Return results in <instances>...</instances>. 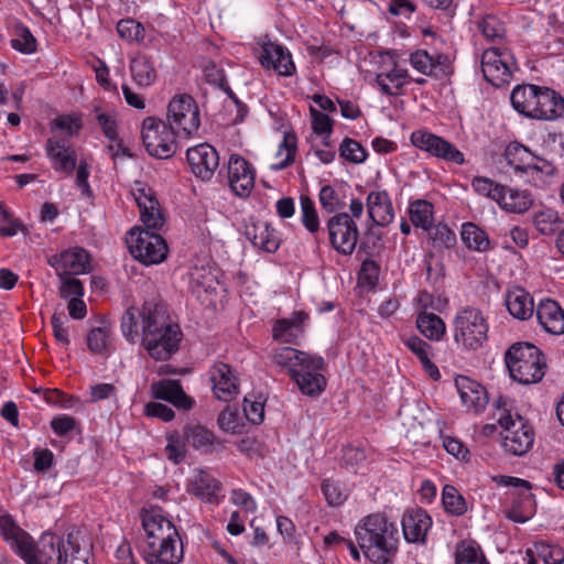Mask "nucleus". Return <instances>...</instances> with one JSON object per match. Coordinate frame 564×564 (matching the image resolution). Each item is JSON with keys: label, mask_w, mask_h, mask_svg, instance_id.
Masks as SVG:
<instances>
[{"label": "nucleus", "mask_w": 564, "mask_h": 564, "mask_svg": "<svg viewBox=\"0 0 564 564\" xmlns=\"http://www.w3.org/2000/svg\"><path fill=\"white\" fill-rule=\"evenodd\" d=\"M144 531V557L148 564H178L183 547L178 531L159 507L142 508L140 512Z\"/></svg>", "instance_id": "nucleus-1"}, {"label": "nucleus", "mask_w": 564, "mask_h": 564, "mask_svg": "<svg viewBox=\"0 0 564 564\" xmlns=\"http://www.w3.org/2000/svg\"><path fill=\"white\" fill-rule=\"evenodd\" d=\"M355 535L365 556L375 564H390L398 552L399 530L386 514L365 517L356 525Z\"/></svg>", "instance_id": "nucleus-2"}, {"label": "nucleus", "mask_w": 564, "mask_h": 564, "mask_svg": "<svg viewBox=\"0 0 564 564\" xmlns=\"http://www.w3.org/2000/svg\"><path fill=\"white\" fill-rule=\"evenodd\" d=\"M271 358L276 366L288 370L302 393L316 397L324 391L326 379L322 375L325 367L323 357L285 346L273 349Z\"/></svg>", "instance_id": "nucleus-3"}, {"label": "nucleus", "mask_w": 564, "mask_h": 564, "mask_svg": "<svg viewBox=\"0 0 564 564\" xmlns=\"http://www.w3.org/2000/svg\"><path fill=\"white\" fill-rule=\"evenodd\" d=\"M511 400L499 397L495 402L494 417L505 430L502 445L512 455L525 454L533 444V431L518 413H512Z\"/></svg>", "instance_id": "nucleus-4"}, {"label": "nucleus", "mask_w": 564, "mask_h": 564, "mask_svg": "<svg viewBox=\"0 0 564 564\" xmlns=\"http://www.w3.org/2000/svg\"><path fill=\"white\" fill-rule=\"evenodd\" d=\"M510 377L521 384H532L544 377L545 361L538 347L530 343H516L505 354Z\"/></svg>", "instance_id": "nucleus-5"}, {"label": "nucleus", "mask_w": 564, "mask_h": 564, "mask_svg": "<svg viewBox=\"0 0 564 564\" xmlns=\"http://www.w3.org/2000/svg\"><path fill=\"white\" fill-rule=\"evenodd\" d=\"M145 322L142 345L155 360H167L177 349L182 333L176 324L167 321L163 312Z\"/></svg>", "instance_id": "nucleus-6"}, {"label": "nucleus", "mask_w": 564, "mask_h": 564, "mask_svg": "<svg viewBox=\"0 0 564 564\" xmlns=\"http://www.w3.org/2000/svg\"><path fill=\"white\" fill-rule=\"evenodd\" d=\"M505 159L518 176L524 177L527 182L534 186L544 185L546 177L555 173V167L551 162L536 156L518 142L508 144L505 151Z\"/></svg>", "instance_id": "nucleus-7"}, {"label": "nucleus", "mask_w": 564, "mask_h": 564, "mask_svg": "<svg viewBox=\"0 0 564 564\" xmlns=\"http://www.w3.org/2000/svg\"><path fill=\"white\" fill-rule=\"evenodd\" d=\"M488 323L481 311L465 307L454 318V339L466 350L480 349L488 339Z\"/></svg>", "instance_id": "nucleus-8"}, {"label": "nucleus", "mask_w": 564, "mask_h": 564, "mask_svg": "<svg viewBox=\"0 0 564 564\" xmlns=\"http://www.w3.org/2000/svg\"><path fill=\"white\" fill-rule=\"evenodd\" d=\"M142 141L147 152L156 159H170L177 150L173 128L165 121L153 117L143 120Z\"/></svg>", "instance_id": "nucleus-9"}, {"label": "nucleus", "mask_w": 564, "mask_h": 564, "mask_svg": "<svg viewBox=\"0 0 564 564\" xmlns=\"http://www.w3.org/2000/svg\"><path fill=\"white\" fill-rule=\"evenodd\" d=\"M481 70L488 83L495 87L509 84L518 70L516 58L507 47H489L481 55Z\"/></svg>", "instance_id": "nucleus-10"}, {"label": "nucleus", "mask_w": 564, "mask_h": 564, "mask_svg": "<svg viewBox=\"0 0 564 564\" xmlns=\"http://www.w3.org/2000/svg\"><path fill=\"white\" fill-rule=\"evenodd\" d=\"M128 243L131 254L145 265L161 263L169 251L165 240L150 230L131 229Z\"/></svg>", "instance_id": "nucleus-11"}, {"label": "nucleus", "mask_w": 564, "mask_h": 564, "mask_svg": "<svg viewBox=\"0 0 564 564\" xmlns=\"http://www.w3.org/2000/svg\"><path fill=\"white\" fill-rule=\"evenodd\" d=\"M330 246L340 254H351L357 246L359 229L348 213H337L326 221Z\"/></svg>", "instance_id": "nucleus-12"}, {"label": "nucleus", "mask_w": 564, "mask_h": 564, "mask_svg": "<svg viewBox=\"0 0 564 564\" xmlns=\"http://www.w3.org/2000/svg\"><path fill=\"white\" fill-rule=\"evenodd\" d=\"M167 119L170 127L177 128L185 135L194 134L200 126L198 106L188 95L176 96L170 101Z\"/></svg>", "instance_id": "nucleus-13"}, {"label": "nucleus", "mask_w": 564, "mask_h": 564, "mask_svg": "<svg viewBox=\"0 0 564 564\" xmlns=\"http://www.w3.org/2000/svg\"><path fill=\"white\" fill-rule=\"evenodd\" d=\"M65 540L54 533H43L37 545L30 540L28 551H21L19 555L26 564H63Z\"/></svg>", "instance_id": "nucleus-14"}, {"label": "nucleus", "mask_w": 564, "mask_h": 564, "mask_svg": "<svg viewBox=\"0 0 564 564\" xmlns=\"http://www.w3.org/2000/svg\"><path fill=\"white\" fill-rule=\"evenodd\" d=\"M412 144L421 151L446 162L462 165L465 163V156L456 147L444 138L426 130H416L411 134Z\"/></svg>", "instance_id": "nucleus-15"}, {"label": "nucleus", "mask_w": 564, "mask_h": 564, "mask_svg": "<svg viewBox=\"0 0 564 564\" xmlns=\"http://www.w3.org/2000/svg\"><path fill=\"white\" fill-rule=\"evenodd\" d=\"M131 194L139 207L141 220L148 229L161 228L164 218L153 189L147 184L137 181L131 187Z\"/></svg>", "instance_id": "nucleus-16"}, {"label": "nucleus", "mask_w": 564, "mask_h": 564, "mask_svg": "<svg viewBox=\"0 0 564 564\" xmlns=\"http://www.w3.org/2000/svg\"><path fill=\"white\" fill-rule=\"evenodd\" d=\"M229 185L239 197H247L254 186V171L251 164L239 154H231L227 164Z\"/></svg>", "instance_id": "nucleus-17"}, {"label": "nucleus", "mask_w": 564, "mask_h": 564, "mask_svg": "<svg viewBox=\"0 0 564 564\" xmlns=\"http://www.w3.org/2000/svg\"><path fill=\"white\" fill-rule=\"evenodd\" d=\"M186 156L194 175L203 181L210 180L219 165L218 153L208 143H200L189 148Z\"/></svg>", "instance_id": "nucleus-18"}, {"label": "nucleus", "mask_w": 564, "mask_h": 564, "mask_svg": "<svg viewBox=\"0 0 564 564\" xmlns=\"http://www.w3.org/2000/svg\"><path fill=\"white\" fill-rule=\"evenodd\" d=\"M432 518L422 508H409L404 511L401 525L406 542L425 544L429 531L432 529Z\"/></svg>", "instance_id": "nucleus-19"}, {"label": "nucleus", "mask_w": 564, "mask_h": 564, "mask_svg": "<svg viewBox=\"0 0 564 564\" xmlns=\"http://www.w3.org/2000/svg\"><path fill=\"white\" fill-rule=\"evenodd\" d=\"M209 379L215 397L229 402L239 393V380L236 371L225 362H216L209 370Z\"/></svg>", "instance_id": "nucleus-20"}, {"label": "nucleus", "mask_w": 564, "mask_h": 564, "mask_svg": "<svg viewBox=\"0 0 564 564\" xmlns=\"http://www.w3.org/2000/svg\"><path fill=\"white\" fill-rule=\"evenodd\" d=\"M409 61L415 70L426 76L441 78L451 74V61L445 54L416 50L411 53Z\"/></svg>", "instance_id": "nucleus-21"}, {"label": "nucleus", "mask_w": 564, "mask_h": 564, "mask_svg": "<svg viewBox=\"0 0 564 564\" xmlns=\"http://www.w3.org/2000/svg\"><path fill=\"white\" fill-rule=\"evenodd\" d=\"M260 62L267 69H273L281 76H291L295 72V64L291 53L281 44L274 42L263 43L260 51Z\"/></svg>", "instance_id": "nucleus-22"}, {"label": "nucleus", "mask_w": 564, "mask_h": 564, "mask_svg": "<svg viewBox=\"0 0 564 564\" xmlns=\"http://www.w3.org/2000/svg\"><path fill=\"white\" fill-rule=\"evenodd\" d=\"M159 310L151 305H144L141 308L137 306L128 307L121 316V332L129 343H135L139 337L144 335L145 322L158 314Z\"/></svg>", "instance_id": "nucleus-23"}, {"label": "nucleus", "mask_w": 564, "mask_h": 564, "mask_svg": "<svg viewBox=\"0 0 564 564\" xmlns=\"http://www.w3.org/2000/svg\"><path fill=\"white\" fill-rule=\"evenodd\" d=\"M369 218L377 226L384 227L394 219L392 200L387 191H370L366 198Z\"/></svg>", "instance_id": "nucleus-24"}, {"label": "nucleus", "mask_w": 564, "mask_h": 564, "mask_svg": "<svg viewBox=\"0 0 564 564\" xmlns=\"http://www.w3.org/2000/svg\"><path fill=\"white\" fill-rule=\"evenodd\" d=\"M48 263L55 268L59 276L83 274L89 268L88 253L83 248L63 251L59 256L50 259Z\"/></svg>", "instance_id": "nucleus-25"}, {"label": "nucleus", "mask_w": 564, "mask_h": 564, "mask_svg": "<svg viewBox=\"0 0 564 564\" xmlns=\"http://www.w3.org/2000/svg\"><path fill=\"white\" fill-rule=\"evenodd\" d=\"M46 155L56 172L72 175L76 169V153L62 140L50 138L45 144Z\"/></svg>", "instance_id": "nucleus-26"}, {"label": "nucleus", "mask_w": 564, "mask_h": 564, "mask_svg": "<svg viewBox=\"0 0 564 564\" xmlns=\"http://www.w3.org/2000/svg\"><path fill=\"white\" fill-rule=\"evenodd\" d=\"M151 391L155 399H161L172 403L182 410H189L194 405V400L184 391L178 380L162 379L151 384Z\"/></svg>", "instance_id": "nucleus-27"}, {"label": "nucleus", "mask_w": 564, "mask_h": 564, "mask_svg": "<svg viewBox=\"0 0 564 564\" xmlns=\"http://www.w3.org/2000/svg\"><path fill=\"white\" fill-rule=\"evenodd\" d=\"M456 389L463 404L474 413L481 412L487 403L488 395L485 388L468 377H458L455 380Z\"/></svg>", "instance_id": "nucleus-28"}, {"label": "nucleus", "mask_w": 564, "mask_h": 564, "mask_svg": "<svg viewBox=\"0 0 564 564\" xmlns=\"http://www.w3.org/2000/svg\"><path fill=\"white\" fill-rule=\"evenodd\" d=\"M536 318L542 328L552 335L564 333V311L551 299L541 300L535 308Z\"/></svg>", "instance_id": "nucleus-29"}, {"label": "nucleus", "mask_w": 564, "mask_h": 564, "mask_svg": "<svg viewBox=\"0 0 564 564\" xmlns=\"http://www.w3.org/2000/svg\"><path fill=\"white\" fill-rule=\"evenodd\" d=\"M246 236L256 248L263 251L274 252L279 249L280 237L267 221H252L246 226Z\"/></svg>", "instance_id": "nucleus-30"}, {"label": "nucleus", "mask_w": 564, "mask_h": 564, "mask_svg": "<svg viewBox=\"0 0 564 564\" xmlns=\"http://www.w3.org/2000/svg\"><path fill=\"white\" fill-rule=\"evenodd\" d=\"M564 113V98L555 90L543 87L536 102L533 119L555 120Z\"/></svg>", "instance_id": "nucleus-31"}, {"label": "nucleus", "mask_w": 564, "mask_h": 564, "mask_svg": "<svg viewBox=\"0 0 564 564\" xmlns=\"http://www.w3.org/2000/svg\"><path fill=\"white\" fill-rule=\"evenodd\" d=\"M543 87L523 84L513 88L510 100L512 107L521 115L532 118L536 110V102Z\"/></svg>", "instance_id": "nucleus-32"}, {"label": "nucleus", "mask_w": 564, "mask_h": 564, "mask_svg": "<svg viewBox=\"0 0 564 564\" xmlns=\"http://www.w3.org/2000/svg\"><path fill=\"white\" fill-rule=\"evenodd\" d=\"M307 319L304 312H294L289 318L278 319L272 329L273 338L282 343L295 344L303 333Z\"/></svg>", "instance_id": "nucleus-33"}, {"label": "nucleus", "mask_w": 564, "mask_h": 564, "mask_svg": "<svg viewBox=\"0 0 564 564\" xmlns=\"http://www.w3.org/2000/svg\"><path fill=\"white\" fill-rule=\"evenodd\" d=\"M506 306L517 319H529L535 312L533 297L522 288H513L506 294Z\"/></svg>", "instance_id": "nucleus-34"}, {"label": "nucleus", "mask_w": 564, "mask_h": 564, "mask_svg": "<svg viewBox=\"0 0 564 564\" xmlns=\"http://www.w3.org/2000/svg\"><path fill=\"white\" fill-rule=\"evenodd\" d=\"M0 533L18 554L21 551H28L26 547L30 545L32 536L21 529L8 513L0 516Z\"/></svg>", "instance_id": "nucleus-35"}, {"label": "nucleus", "mask_w": 564, "mask_h": 564, "mask_svg": "<svg viewBox=\"0 0 564 564\" xmlns=\"http://www.w3.org/2000/svg\"><path fill=\"white\" fill-rule=\"evenodd\" d=\"M90 549L80 539L79 531H70L65 540L63 564H90Z\"/></svg>", "instance_id": "nucleus-36"}, {"label": "nucleus", "mask_w": 564, "mask_h": 564, "mask_svg": "<svg viewBox=\"0 0 564 564\" xmlns=\"http://www.w3.org/2000/svg\"><path fill=\"white\" fill-rule=\"evenodd\" d=\"M532 204L533 199L528 191H521L508 186L502 187L498 200V205L502 209L514 214H522L527 212L532 206Z\"/></svg>", "instance_id": "nucleus-37"}, {"label": "nucleus", "mask_w": 564, "mask_h": 564, "mask_svg": "<svg viewBox=\"0 0 564 564\" xmlns=\"http://www.w3.org/2000/svg\"><path fill=\"white\" fill-rule=\"evenodd\" d=\"M460 239L469 250L486 252L490 249L487 232L474 223L467 221L462 225Z\"/></svg>", "instance_id": "nucleus-38"}, {"label": "nucleus", "mask_w": 564, "mask_h": 564, "mask_svg": "<svg viewBox=\"0 0 564 564\" xmlns=\"http://www.w3.org/2000/svg\"><path fill=\"white\" fill-rule=\"evenodd\" d=\"M344 186L324 185L319 189L318 199L322 209L327 214L343 213L346 206Z\"/></svg>", "instance_id": "nucleus-39"}, {"label": "nucleus", "mask_w": 564, "mask_h": 564, "mask_svg": "<svg viewBox=\"0 0 564 564\" xmlns=\"http://www.w3.org/2000/svg\"><path fill=\"white\" fill-rule=\"evenodd\" d=\"M408 70L394 65L389 72H382L377 75L376 83L380 90L389 96L397 95L406 84Z\"/></svg>", "instance_id": "nucleus-40"}, {"label": "nucleus", "mask_w": 564, "mask_h": 564, "mask_svg": "<svg viewBox=\"0 0 564 564\" xmlns=\"http://www.w3.org/2000/svg\"><path fill=\"white\" fill-rule=\"evenodd\" d=\"M416 327L430 340L438 341L443 338L446 326L443 319L434 313L419 312Z\"/></svg>", "instance_id": "nucleus-41"}, {"label": "nucleus", "mask_w": 564, "mask_h": 564, "mask_svg": "<svg viewBox=\"0 0 564 564\" xmlns=\"http://www.w3.org/2000/svg\"><path fill=\"white\" fill-rule=\"evenodd\" d=\"M412 225L425 231L430 230L434 220V206L425 199L411 202L408 208Z\"/></svg>", "instance_id": "nucleus-42"}, {"label": "nucleus", "mask_w": 564, "mask_h": 564, "mask_svg": "<svg viewBox=\"0 0 564 564\" xmlns=\"http://www.w3.org/2000/svg\"><path fill=\"white\" fill-rule=\"evenodd\" d=\"M130 72L133 80L140 87L151 86L156 78L152 62L144 55H138L131 59Z\"/></svg>", "instance_id": "nucleus-43"}, {"label": "nucleus", "mask_w": 564, "mask_h": 564, "mask_svg": "<svg viewBox=\"0 0 564 564\" xmlns=\"http://www.w3.org/2000/svg\"><path fill=\"white\" fill-rule=\"evenodd\" d=\"M220 489V481L205 470H194L187 482L188 494H216Z\"/></svg>", "instance_id": "nucleus-44"}, {"label": "nucleus", "mask_w": 564, "mask_h": 564, "mask_svg": "<svg viewBox=\"0 0 564 564\" xmlns=\"http://www.w3.org/2000/svg\"><path fill=\"white\" fill-rule=\"evenodd\" d=\"M301 221L306 230L313 235L315 242L319 243L321 228L319 217L314 202L308 196H301Z\"/></svg>", "instance_id": "nucleus-45"}, {"label": "nucleus", "mask_w": 564, "mask_h": 564, "mask_svg": "<svg viewBox=\"0 0 564 564\" xmlns=\"http://www.w3.org/2000/svg\"><path fill=\"white\" fill-rule=\"evenodd\" d=\"M534 496H516L511 507L506 510V517L514 522L524 523L535 513Z\"/></svg>", "instance_id": "nucleus-46"}, {"label": "nucleus", "mask_w": 564, "mask_h": 564, "mask_svg": "<svg viewBox=\"0 0 564 564\" xmlns=\"http://www.w3.org/2000/svg\"><path fill=\"white\" fill-rule=\"evenodd\" d=\"M296 152V138L294 134L285 133L282 142L279 145L276 158L280 159L276 163L271 165L274 171H280L294 162Z\"/></svg>", "instance_id": "nucleus-47"}, {"label": "nucleus", "mask_w": 564, "mask_h": 564, "mask_svg": "<svg viewBox=\"0 0 564 564\" xmlns=\"http://www.w3.org/2000/svg\"><path fill=\"white\" fill-rule=\"evenodd\" d=\"M489 564L480 546L475 542H462L456 550V564Z\"/></svg>", "instance_id": "nucleus-48"}, {"label": "nucleus", "mask_w": 564, "mask_h": 564, "mask_svg": "<svg viewBox=\"0 0 564 564\" xmlns=\"http://www.w3.org/2000/svg\"><path fill=\"white\" fill-rule=\"evenodd\" d=\"M185 435L191 445L203 452H207L215 442L213 432L200 425L187 427Z\"/></svg>", "instance_id": "nucleus-49"}, {"label": "nucleus", "mask_w": 564, "mask_h": 564, "mask_svg": "<svg viewBox=\"0 0 564 564\" xmlns=\"http://www.w3.org/2000/svg\"><path fill=\"white\" fill-rule=\"evenodd\" d=\"M216 281L217 278L210 268L196 267L191 272V288L194 291L198 292L202 289L206 293L210 292L215 289Z\"/></svg>", "instance_id": "nucleus-50"}, {"label": "nucleus", "mask_w": 564, "mask_h": 564, "mask_svg": "<svg viewBox=\"0 0 564 564\" xmlns=\"http://www.w3.org/2000/svg\"><path fill=\"white\" fill-rule=\"evenodd\" d=\"M119 36L128 42H141L144 39V28L133 19L120 20L117 24Z\"/></svg>", "instance_id": "nucleus-51"}, {"label": "nucleus", "mask_w": 564, "mask_h": 564, "mask_svg": "<svg viewBox=\"0 0 564 564\" xmlns=\"http://www.w3.org/2000/svg\"><path fill=\"white\" fill-rule=\"evenodd\" d=\"M339 154L345 160L355 164L365 162L367 158V152L362 145L350 138H345L343 140L341 144L339 145Z\"/></svg>", "instance_id": "nucleus-52"}, {"label": "nucleus", "mask_w": 564, "mask_h": 564, "mask_svg": "<svg viewBox=\"0 0 564 564\" xmlns=\"http://www.w3.org/2000/svg\"><path fill=\"white\" fill-rule=\"evenodd\" d=\"M11 46L23 54L36 51V40L26 26L17 28V36L11 40Z\"/></svg>", "instance_id": "nucleus-53"}, {"label": "nucleus", "mask_w": 564, "mask_h": 564, "mask_svg": "<svg viewBox=\"0 0 564 564\" xmlns=\"http://www.w3.org/2000/svg\"><path fill=\"white\" fill-rule=\"evenodd\" d=\"M430 230V236L436 247L451 249L456 245V235L447 225L437 224Z\"/></svg>", "instance_id": "nucleus-54"}, {"label": "nucleus", "mask_w": 564, "mask_h": 564, "mask_svg": "<svg viewBox=\"0 0 564 564\" xmlns=\"http://www.w3.org/2000/svg\"><path fill=\"white\" fill-rule=\"evenodd\" d=\"M471 187L476 193L487 196L498 204L503 185L487 177L476 176L471 181Z\"/></svg>", "instance_id": "nucleus-55"}, {"label": "nucleus", "mask_w": 564, "mask_h": 564, "mask_svg": "<svg viewBox=\"0 0 564 564\" xmlns=\"http://www.w3.org/2000/svg\"><path fill=\"white\" fill-rule=\"evenodd\" d=\"M478 28L482 35L490 41L501 40L506 34L505 24L494 15H487L479 22Z\"/></svg>", "instance_id": "nucleus-56"}, {"label": "nucleus", "mask_w": 564, "mask_h": 564, "mask_svg": "<svg viewBox=\"0 0 564 564\" xmlns=\"http://www.w3.org/2000/svg\"><path fill=\"white\" fill-rule=\"evenodd\" d=\"M533 225L542 235H552L558 226V217L553 210L539 212L533 217Z\"/></svg>", "instance_id": "nucleus-57"}, {"label": "nucleus", "mask_w": 564, "mask_h": 564, "mask_svg": "<svg viewBox=\"0 0 564 564\" xmlns=\"http://www.w3.org/2000/svg\"><path fill=\"white\" fill-rule=\"evenodd\" d=\"M535 551L544 564H562L564 562V549L558 545H550L545 542H536Z\"/></svg>", "instance_id": "nucleus-58"}, {"label": "nucleus", "mask_w": 564, "mask_h": 564, "mask_svg": "<svg viewBox=\"0 0 564 564\" xmlns=\"http://www.w3.org/2000/svg\"><path fill=\"white\" fill-rule=\"evenodd\" d=\"M380 272L379 264L371 260L366 259L360 267L358 273V282L362 286L373 288L378 282V276Z\"/></svg>", "instance_id": "nucleus-59"}, {"label": "nucleus", "mask_w": 564, "mask_h": 564, "mask_svg": "<svg viewBox=\"0 0 564 564\" xmlns=\"http://www.w3.org/2000/svg\"><path fill=\"white\" fill-rule=\"evenodd\" d=\"M109 339V329L107 326L93 328L87 335V346L95 354H101L106 350Z\"/></svg>", "instance_id": "nucleus-60"}, {"label": "nucleus", "mask_w": 564, "mask_h": 564, "mask_svg": "<svg viewBox=\"0 0 564 564\" xmlns=\"http://www.w3.org/2000/svg\"><path fill=\"white\" fill-rule=\"evenodd\" d=\"M491 482L497 485V489L507 488L519 491H531L533 489L531 482L528 480L512 476H494L491 477Z\"/></svg>", "instance_id": "nucleus-61"}, {"label": "nucleus", "mask_w": 564, "mask_h": 564, "mask_svg": "<svg viewBox=\"0 0 564 564\" xmlns=\"http://www.w3.org/2000/svg\"><path fill=\"white\" fill-rule=\"evenodd\" d=\"M62 278V285L59 289L61 296L64 299H80L84 295V286L80 280L68 275V276H61Z\"/></svg>", "instance_id": "nucleus-62"}, {"label": "nucleus", "mask_w": 564, "mask_h": 564, "mask_svg": "<svg viewBox=\"0 0 564 564\" xmlns=\"http://www.w3.org/2000/svg\"><path fill=\"white\" fill-rule=\"evenodd\" d=\"M243 412L247 420L252 424H260L264 419V403L259 400H250L245 398Z\"/></svg>", "instance_id": "nucleus-63"}, {"label": "nucleus", "mask_w": 564, "mask_h": 564, "mask_svg": "<svg viewBox=\"0 0 564 564\" xmlns=\"http://www.w3.org/2000/svg\"><path fill=\"white\" fill-rule=\"evenodd\" d=\"M402 343L422 361L431 355V345L417 336H406L402 338Z\"/></svg>", "instance_id": "nucleus-64"}]
</instances>
